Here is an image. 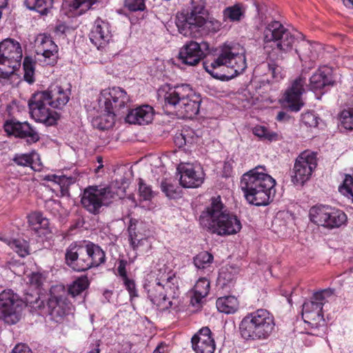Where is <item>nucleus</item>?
Returning a JSON list of instances; mask_svg holds the SVG:
<instances>
[{
	"instance_id": "f257e3e1",
	"label": "nucleus",
	"mask_w": 353,
	"mask_h": 353,
	"mask_svg": "<svg viewBox=\"0 0 353 353\" xmlns=\"http://www.w3.org/2000/svg\"><path fill=\"white\" fill-rule=\"evenodd\" d=\"M263 41L265 43H274L276 49L283 54L292 50L296 39L280 22L273 21L265 28ZM283 59L282 54H276L275 52L269 54L267 63L268 72L276 81H279L283 77V67L281 64Z\"/></svg>"
},
{
	"instance_id": "f03ea898",
	"label": "nucleus",
	"mask_w": 353,
	"mask_h": 353,
	"mask_svg": "<svg viewBox=\"0 0 353 353\" xmlns=\"http://www.w3.org/2000/svg\"><path fill=\"white\" fill-rule=\"evenodd\" d=\"M264 166H256L244 174L241 187L247 201L254 205H267L272 200L276 181Z\"/></svg>"
},
{
	"instance_id": "7ed1b4c3",
	"label": "nucleus",
	"mask_w": 353,
	"mask_h": 353,
	"mask_svg": "<svg viewBox=\"0 0 353 353\" xmlns=\"http://www.w3.org/2000/svg\"><path fill=\"white\" fill-rule=\"evenodd\" d=\"M200 223L203 228L219 235L236 234L241 228L236 216L224 209L220 196L212 199L210 206L200 216Z\"/></svg>"
},
{
	"instance_id": "20e7f679",
	"label": "nucleus",
	"mask_w": 353,
	"mask_h": 353,
	"mask_svg": "<svg viewBox=\"0 0 353 353\" xmlns=\"http://www.w3.org/2000/svg\"><path fill=\"white\" fill-rule=\"evenodd\" d=\"M275 328L274 316L267 310L259 309L248 314L239 324V332L246 341L268 339Z\"/></svg>"
},
{
	"instance_id": "39448f33",
	"label": "nucleus",
	"mask_w": 353,
	"mask_h": 353,
	"mask_svg": "<svg viewBox=\"0 0 353 353\" xmlns=\"http://www.w3.org/2000/svg\"><path fill=\"white\" fill-rule=\"evenodd\" d=\"M225 66L232 70L230 77H233L242 73L247 67L245 50L238 43L225 44L221 48L216 59L210 65L204 63L205 70L213 77L220 79L222 77L228 78L229 76L219 74L216 70Z\"/></svg>"
},
{
	"instance_id": "423d86ee",
	"label": "nucleus",
	"mask_w": 353,
	"mask_h": 353,
	"mask_svg": "<svg viewBox=\"0 0 353 353\" xmlns=\"http://www.w3.org/2000/svg\"><path fill=\"white\" fill-rule=\"evenodd\" d=\"M165 105L174 107L183 117L194 118L199 112L201 99L188 85L169 88L164 95Z\"/></svg>"
},
{
	"instance_id": "0eeeda50",
	"label": "nucleus",
	"mask_w": 353,
	"mask_h": 353,
	"mask_svg": "<svg viewBox=\"0 0 353 353\" xmlns=\"http://www.w3.org/2000/svg\"><path fill=\"white\" fill-rule=\"evenodd\" d=\"M192 3L190 11L177 14L176 24L183 36L197 38L203 35L205 18L208 13L205 9V0H192Z\"/></svg>"
},
{
	"instance_id": "6e6552de",
	"label": "nucleus",
	"mask_w": 353,
	"mask_h": 353,
	"mask_svg": "<svg viewBox=\"0 0 353 353\" xmlns=\"http://www.w3.org/2000/svg\"><path fill=\"white\" fill-rule=\"evenodd\" d=\"M114 193L110 187L90 185L87 187L81 195V203L83 208L92 214L101 212L103 206L111 202Z\"/></svg>"
},
{
	"instance_id": "1a4fd4ad",
	"label": "nucleus",
	"mask_w": 353,
	"mask_h": 353,
	"mask_svg": "<svg viewBox=\"0 0 353 353\" xmlns=\"http://www.w3.org/2000/svg\"><path fill=\"white\" fill-rule=\"evenodd\" d=\"M23 302L11 290H5L0 293V319L8 325L18 323L22 314Z\"/></svg>"
},
{
	"instance_id": "9d476101",
	"label": "nucleus",
	"mask_w": 353,
	"mask_h": 353,
	"mask_svg": "<svg viewBox=\"0 0 353 353\" xmlns=\"http://www.w3.org/2000/svg\"><path fill=\"white\" fill-rule=\"evenodd\" d=\"M31 117L36 121L46 125H53L59 119V114L48 108V101L41 92L32 94L28 101Z\"/></svg>"
},
{
	"instance_id": "9b49d317",
	"label": "nucleus",
	"mask_w": 353,
	"mask_h": 353,
	"mask_svg": "<svg viewBox=\"0 0 353 353\" xmlns=\"http://www.w3.org/2000/svg\"><path fill=\"white\" fill-rule=\"evenodd\" d=\"M170 278H155L154 273L148 274L144 288L146 290L148 298L161 310H168L172 306V301L167 297L165 285Z\"/></svg>"
},
{
	"instance_id": "f8f14e48",
	"label": "nucleus",
	"mask_w": 353,
	"mask_h": 353,
	"mask_svg": "<svg viewBox=\"0 0 353 353\" xmlns=\"http://www.w3.org/2000/svg\"><path fill=\"white\" fill-rule=\"evenodd\" d=\"M316 166V154L310 150L303 151L296 159L292 181L296 185H303L310 179Z\"/></svg>"
},
{
	"instance_id": "ddd939ff",
	"label": "nucleus",
	"mask_w": 353,
	"mask_h": 353,
	"mask_svg": "<svg viewBox=\"0 0 353 353\" xmlns=\"http://www.w3.org/2000/svg\"><path fill=\"white\" fill-rule=\"evenodd\" d=\"M99 101H103L106 111H112L118 117H123L128 108L130 97L123 89L114 87L103 90Z\"/></svg>"
},
{
	"instance_id": "4468645a",
	"label": "nucleus",
	"mask_w": 353,
	"mask_h": 353,
	"mask_svg": "<svg viewBox=\"0 0 353 353\" xmlns=\"http://www.w3.org/2000/svg\"><path fill=\"white\" fill-rule=\"evenodd\" d=\"M87 250H85L83 241L74 242L67 248L65 259L66 264L77 272H83L89 270Z\"/></svg>"
},
{
	"instance_id": "2eb2a0df",
	"label": "nucleus",
	"mask_w": 353,
	"mask_h": 353,
	"mask_svg": "<svg viewBox=\"0 0 353 353\" xmlns=\"http://www.w3.org/2000/svg\"><path fill=\"white\" fill-rule=\"evenodd\" d=\"M306 78L302 74L294 79L284 94V103L290 110L298 112L303 106L301 96L305 92Z\"/></svg>"
},
{
	"instance_id": "dca6fc26",
	"label": "nucleus",
	"mask_w": 353,
	"mask_h": 353,
	"mask_svg": "<svg viewBox=\"0 0 353 353\" xmlns=\"http://www.w3.org/2000/svg\"><path fill=\"white\" fill-rule=\"evenodd\" d=\"M208 49V44L206 42L199 44L196 41H190L181 48L179 58L186 65H196L205 57L204 50Z\"/></svg>"
},
{
	"instance_id": "f3484780",
	"label": "nucleus",
	"mask_w": 353,
	"mask_h": 353,
	"mask_svg": "<svg viewBox=\"0 0 353 353\" xmlns=\"http://www.w3.org/2000/svg\"><path fill=\"white\" fill-rule=\"evenodd\" d=\"M48 313L52 320L61 322L71 312L72 305L65 294L59 296L51 294L48 301Z\"/></svg>"
},
{
	"instance_id": "a211bd4d",
	"label": "nucleus",
	"mask_w": 353,
	"mask_h": 353,
	"mask_svg": "<svg viewBox=\"0 0 353 353\" xmlns=\"http://www.w3.org/2000/svg\"><path fill=\"white\" fill-rule=\"evenodd\" d=\"M3 127L8 134L26 139L28 143H35L39 139V134L27 122L10 120L4 123Z\"/></svg>"
},
{
	"instance_id": "6ab92c4d",
	"label": "nucleus",
	"mask_w": 353,
	"mask_h": 353,
	"mask_svg": "<svg viewBox=\"0 0 353 353\" xmlns=\"http://www.w3.org/2000/svg\"><path fill=\"white\" fill-rule=\"evenodd\" d=\"M48 101V105L55 109H61L69 101L70 89H64L58 84H52L46 90L41 91Z\"/></svg>"
},
{
	"instance_id": "aec40b11",
	"label": "nucleus",
	"mask_w": 353,
	"mask_h": 353,
	"mask_svg": "<svg viewBox=\"0 0 353 353\" xmlns=\"http://www.w3.org/2000/svg\"><path fill=\"white\" fill-rule=\"evenodd\" d=\"M181 173L180 184L186 188L200 186L204 179V174L200 168H194L190 164L181 165L178 168Z\"/></svg>"
},
{
	"instance_id": "412c9836",
	"label": "nucleus",
	"mask_w": 353,
	"mask_h": 353,
	"mask_svg": "<svg viewBox=\"0 0 353 353\" xmlns=\"http://www.w3.org/2000/svg\"><path fill=\"white\" fill-rule=\"evenodd\" d=\"M192 348L196 353H214L215 343L208 327H202L192 339Z\"/></svg>"
},
{
	"instance_id": "4be33fe9",
	"label": "nucleus",
	"mask_w": 353,
	"mask_h": 353,
	"mask_svg": "<svg viewBox=\"0 0 353 353\" xmlns=\"http://www.w3.org/2000/svg\"><path fill=\"white\" fill-rule=\"evenodd\" d=\"M112 37L110 30V25L108 22L101 19H97L90 33L91 42L97 47L103 48L105 46Z\"/></svg>"
},
{
	"instance_id": "5701e85b",
	"label": "nucleus",
	"mask_w": 353,
	"mask_h": 353,
	"mask_svg": "<svg viewBox=\"0 0 353 353\" xmlns=\"http://www.w3.org/2000/svg\"><path fill=\"white\" fill-rule=\"evenodd\" d=\"M322 304L315 301H307L303 303L302 316L304 321L312 326L317 327L323 321Z\"/></svg>"
},
{
	"instance_id": "b1692460",
	"label": "nucleus",
	"mask_w": 353,
	"mask_h": 353,
	"mask_svg": "<svg viewBox=\"0 0 353 353\" xmlns=\"http://www.w3.org/2000/svg\"><path fill=\"white\" fill-rule=\"evenodd\" d=\"M153 115V108L145 105L131 110L125 117V120L131 124L145 125L152 121Z\"/></svg>"
},
{
	"instance_id": "393cba45",
	"label": "nucleus",
	"mask_w": 353,
	"mask_h": 353,
	"mask_svg": "<svg viewBox=\"0 0 353 353\" xmlns=\"http://www.w3.org/2000/svg\"><path fill=\"white\" fill-rule=\"evenodd\" d=\"M34 46L36 53L43 56L45 59L55 57L58 52L57 46L52 41L50 36L46 34H39L35 41Z\"/></svg>"
},
{
	"instance_id": "a878e982",
	"label": "nucleus",
	"mask_w": 353,
	"mask_h": 353,
	"mask_svg": "<svg viewBox=\"0 0 353 353\" xmlns=\"http://www.w3.org/2000/svg\"><path fill=\"white\" fill-rule=\"evenodd\" d=\"M320 49L321 46L319 44L302 40L299 42L295 51L302 62H307L314 61L318 58Z\"/></svg>"
},
{
	"instance_id": "bb28decb",
	"label": "nucleus",
	"mask_w": 353,
	"mask_h": 353,
	"mask_svg": "<svg viewBox=\"0 0 353 353\" xmlns=\"http://www.w3.org/2000/svg\"><path fill=\"white\" fill-rule=\"evenodd\" d=\"M22 50L19 42L7 39L0 43V59H6L14 61L22 59Z\"/></svg>"
},
{
	"instance_id": "cd10ccee",
	"label": "nucleus",
	"mask_w": 353,
	"mask_h": 353,
	"mask_svg": "<svg viewBox=\"0 0 353 353\" xmlns=\"http://www.w3.org/2000/svg\"><path fill=\"white\" fill-rule=\"evenodd\" d=\"M83 243L90 269L99 267L105 262V253L99 245L90 241H83Z\"/></svg>"
},
{
	"instance_id": "c85d7f7f",
	"label": "nucleus",
	"mask_w": 353,
	"mask_h": 353,
	"mask_svg": "<svg viewBox=\"0 0 353 353\" xmlns=\"http://www.w3.org/2000/svg\"><path fill=\"white\" fill-rule=\"evenodd\" d=\"M332 84V79L330 76V70L323 66L319 68L317 71L312 74L310 79L308 86L310 90L315 91Z\"/></svg>"
},
{
	"instance_id": "c756f323",
	"label": "nucleus",
	"mask_w": 353,
	"mask_h": 353,
	"mask_svg": "<svg viewBox=\"0 0 353 353\" xmlns=\"http://www.w3.org/2000/svg\"><path fill=\"white\" fill-rule=\"evenodd\" d=\"M210 290V281L205 278L199 279L194 287V294L191 296L190 303L192 305H199L202 299L205 297Z\"/></svg>"
},
{
	"instance_id": "7c9ffc66",
	"label": "nucleus",
	"mask_w": 353,
	"mask_h": 353,
	"mask_svg": "<svg viewBox=\"0 0 353 353\" xmlns=\"http://www.w3.org/2000/svg\"><path fill=\"white\" fill-rule=\"evenodd\" d=\"M330 207L325 205L313 206L310 210V219L314 223L325 227L326 219L328 218V213Z\"/></svg>"
},
{
	"instance_id": "2f4dec72",
	"label": "nucleus",
	"mask_w": 353,
	"mask_h": 353,
	"mask_svg": "<svg viewBox=\"0 0 353 353\" xmlns=\"http://www.w3.org/2000/svg\"><path fill=\"white\" fill-rule=\"evenodd\" d=\"M216 305L219 311L228 314H234L239 309V301L233 296L219 298Z\"/></svg>"
},
{
	"instance_id": "473e14b6",
	"label": "nucleus",
	"mask_w": 353,
	"mask_h": 353,
	"mask_svg": "<svg viewBox=\"0 0 353 353\" xmlns=\"http://www.w3.org/2000/svg\"><path fill=\"white\" fill-rule=\"evenodd\" d=\"M118 117L112 111H106L105 113L96 117L92 120V125L99 130H108L112 128L115 121V117Z\"/></svg>"
},
{
	"instance_id": "72a5a7b5",
	"label": "nucleus",
	"mask_w": 353,
	"mask_h": 353,
	"mask_svg": "<svg viewBox=\"0 0 353 353\" xmlns=\"http://www.w3.org/2000/svg\"><path fill=\"white\" fill-rule=\"evenodd\" d=\"M326 221L327 223L325 228L330 229L336 228L345 224L347 222V216L343 211L330 208L328 218Z\"/></svg>"
},
{
	"instance_id": "f704fd0d",
	"label": "nucleus",
	"mask_w": 353,
	"mask_h": 353,
	"mask_svg": "<svg viewBox=\"0 0 353 353\" xmlns=\"http://www.w3.org/2000/svg\"><path fill=\"white\" fill-rule=\"evenodd\" d=\"M13 61L6 59H0V77L8 78L20 67L21 60L14 61L15 63H13Z\"/></svg>"
},
{
	"instance_id": "c9c22d12",
	"label": "nucleus",
	"mask_w": 353,
	"mask_h": 353,
	"mask_svg": "<svg viewBox=\"0 0 353 353\" xmlns=\"http://www.w3.org/2000/svg\"><path fill=\"white\" fill-rule=\"evenodd\" d=\"M53 0H26L25 4L30 10L37 11L41 14H46L52 8Z\"/></svg>"
},
{
	"instance_id": "e433bc0d",
	"label": "nucleus",
	"mask_w": 353,
	"mask_h": 353,
	"mask_svg": "<svg viewBox=\"0 0 353 353\" xmlns=\"http://www.w3.org/2000/svg\"><path fill=\"white\" fill-rule=\"evenodd\" d=\"M28 223L32 229L37 232L39 229L47 228L49 225L48 220L38 212H32L28 216Z\"/></svg>"
},
{
	"instance_id": "4c0bfd02",
	"label": "nucleus",
	"mask_w": 353,
	"mask_h": 353,
	"mask_svg": "<svg viewBox=\"0 0 353 353\" xmlns=\"http://www.w3.org/2000/svg\"><path fill=\"white\" fill-rule=\"evenodd\" d=\"M89 286V281L86 276L77 279L69 287L68 292L73 296L80 294Z\"/></svg>"
},
{
	"instance_id": "58836bf2",
	"label": "nucleus",
	"mask_w": 353,
	"mask_h": 353,
	"mask_svg": "<svg viewBox=\"0 0 353 353\" xmlns=\"http://www.w3.org/2000/svg\"><path fill=\"white\" fill-rule=\"evenodd\" d=\"M44 180L48 181H53L57 183L60 186L61 190H63V188H67V187L69 185L74 183L77 180V176H67L66 175L57 176L55 174H48L45 176Z\"/></svg>"
},
{
	"instance_id": "ea45409f",
	"label": "nucleus",
	"mask_w": 353,
	"mask_h": 353,
	"mask_svg": "<svg viewBox=\"0 0 353 353\" xmlns=\"http://www.w3.org/2000/svg\"><path fill=\"white\" fill-rule=\"evenodd\" d=\"M213 259L212 254L208 252L203 251L199 253L194 258V264L198 269H205L210 266Z\"/></svg>"
},
{
	"instance_id": "a19ab883",
	"label": "nucleus",
	"mask_w": 353,
	"mask_h": 353,
	"mask_svg": "<svg viewBox=\"0 0 353 353\" xmlns=\"http://www.w3.org/2000/svg\"><path fill=\"white\" fill-rule=\"evenodd\" d=\"M243 15V10L241 4H235L226 8L223 10V17L231 21H239Z\"/></svg>"
},
{
	"instance_id": "79ce46f5",
	"label": "nucleus",
	"mask_w": 353,
	"mask_h": 353,
	"mask_svg": "<svg viewBox=\"0 0 353 353\" xmlns=\"http://www.w3.org/2000/svg\"><path fill=\"white\" fill-rule=\"evenodd\" d=\"M6 243L20 256L24 257L28 254V246L27 241L20 239H14L12 241H8Z\"/></svg>"
},
{
	"instance_id": "37998d69",
	"label": "nucleus",
	"mask_w": 353,
	"mask_h": 353,
	"mask_svg": "<svg viewBox=\"0 0 353 353\" xmlns=\"http://www.w3.org/2000/svg\"><path fill=\"white\" fill-rule=\"evenodd\" d=\"M23 78L28 83L34 82V63L30 57H25L23 60Z\"/></svg>"
},
{
	"instance_id": "c03bdc74",
	"label": "nucleus",
	"mask_w": 353,
	"mask_h": 353,
	"mask_svg": "<svg viewBox=\"0 0 353 353\" xmlns=\"http://www.w3.org/2000/svg\"><path fill=\"white\" fill-rule=\"evenodd\" d=\"M339 191L353 201V177L351 175L345 174L343 184L339 187Z\"/></svg>"
},
{
	"instance_id": "a18cd8bd",
	"label": "nucleus",
	"mask_w": 353,
	"mask_h": 353,
	"mask_svg": "<svg viewBox=\"0 0 353 353\" xmlns=\"http://www.w3.org/2000/svg\"><path fill=\"white\" fill-rule=\"evenodd\" d=\"M341 125L347 130H353V109L343 110L339 117Z\"/></svg>"
},
{
	"instance_id": "49530a36",
	"label": "nucleus",
	"mask_w": 353,
	"mask_h": 353,
	"mask_svg": "<svg viewBox=\"0 0 353 353\" xmlns=\"http://www.w3.org/2000/svg\"><path fill=\"white\" fill-rule=\"evenodd\" d=\"M252 132L255 136L261 139H267L269 141L275 139V138L277 137L276 133L270 132L268 131V128L261 125L255 126L252 129Z\"/></svg>"
},
{
	"instance_id": "de8ad7c7",
	"label": "nucleus",
	"mask_w": 353,
	"mask_h": 353,
	"mask_svg": "<svg viewBox=\"0 0 353 353\" xmlns=\"http://www.w3.org/2000/svg\"><path fill=\"white\" fill-rule=\"evenodd\" d=\"M162 191L170 199H175L179 195V192L172 183L165 179L161 184Z\"/></svg>"
},
{
	"instance_id": "09e8293b",
	"label": "nucleus",
	"mask_w": 353,
	"mask_h": 353,
	"mask_svg": "<svg viewBox=\"0 0 353 353\" xmlns=\"http://www.w3.org/2000/svg\"><path fill=\"white\" fill-rule=\"evenodd\" d=\"M221 26V23L216 19L205 18V25L203 26V34H206L210 32H216Z\"/></svg>"
},
{
	"instance_id": "8fccbe9b",
	"label": "nucleus",
	"mask_w": 353,
	"mask_h": 353,
	"mask_svg": "<svg viewBox=\"0 0 353 353\" xmlns=\"http://www.w3.org/2000/svg\"><path fill=\"white\" fill-rule=\"evenodd\" d=\"M139 185L140 196L144 200H150L153 197L154 192L151 186L146 184L143 179H139Z\"/></svg>"
},
{
	"instance_id": "3c124183",
	"label": "nucleus",
	"mask_w": 353,
	"mask_h": 353,
	"mask_svg": "<svg viewBox=\"0 0 353 353\" xmlns=\"http://www.w3.org/2000/svg\"><path fill=\"white\" fill-rule=\"evenodd\" d=\"M319 118L314 112H307L302 114V122L309 127H316Z\"/></svg>"
},
{
	"instance_id": "603ef678",
	"label": "nucleus",
	"mask_w": 353,
	"mask_h": 353,
	"mask_svg": "<svg viewBox=\"0 0 353 353\" xmlns=\"http://www.w3.org/2000/svg\"><path fill=\"white\" fill-rule=\"evenodd\" d=\"M125 6L131 11L143 10L145 0H125Z\"/></svg>"
},
{
	"instance_id": "864d4df0",
	"label": "nucleus",
	"mask_w": 353,
	"mask_h": 353,
	"mask_svg": "<svg viewBox=\"0 0 353 353\" xmlns=\"http://www.w3.org/2000/svg\"><path fill=\"white\" fill-rule=\"evenodd\" d=\"M26 303L34 310H39L44 307V303L40 299L39 296H36L34 299L32 296H27L26 298Z\"/></svg>"
},
{
	"instance_id": "5fc2aeb1",
	"label": "nucleus",
	"mask_w": 353,
	"mask_h": 353,
	"mask_svg": "<svg viewBox=\"0 0 353 353\" xmlns=\"http://www.w3.org/2000/svg\"><path fill=\"white\" fill-rule=\"evenodd\" d=\"M333 294V291L330 289H325L320 292H315L313 295V300L311 301H315L317 303H321L322 306L324 304L325 299Z\"/></svg>"
},
{
	"instance_id": "6e6d98bb",
	"label": "nucleus",
	"mask_w": 353,
	"mask_h": 353,
	"mask_svg": "<svg viewBox=\"0 0 353 353\" xmlns=\"http://www.w3.org/2000/svg\"><path fill=\"white\" fill-rule=\"evenodd\" d=\"M122 280L123 281L126 290L128 291L130 294L131 299L134 297H137L138 293L136 288V284L134 283V281L129 279L128 277Z\"/></svg>"
},
{
	"instance_id": "4d7b16f0",
	"label": "nucleus",
	"mask_w": 353,
	"mask_h": 353,
	"mask_svg": "<svg viewBox=\"0 0 353 353\" xmlns=\"http://www.w3.org/2000/svg\"><path fill=\"white\" fill-rule=\"evenodd\" d=\"M44 280L45 277L39 272H33L29 276L30 284L36 288H39L43 284Z\"/></svg>"
},
{
	"instance_id": "13d9d810",
	"label": "nucleus",
	"mask_w": 353,
	"mask_h": 353,
	"mask_svg": "<svg viewBox=\"0 0 353 353\" xmlns=\"http://www.w3.org/2000/svg\"><path fill=\"white\" fill-rule=\"evenodd\" d=\"M234 275L231 274L229 271L228 268H222L219 274V280L220 281H223V285H227L229 283L232 282L234 280Z\"/></svg>"
},
{
	"instance_id": "bf43d9fd",
	"label": "nucleus",
	"mask_w": 353,
	"mask_h": 353,
	"mask_svg": "<svg viewBox=\"0 0 353 353\" xmlns=\"http://www.w3.org/2000/svg\"><path fill=\"white\" fill-rule=\"evenodd\" d=\"M14 161L19 165L29 166L32 164V159L28 154H20L14 158Z\"/></svg>"
},
{
	"instance_id": "052dcab7",
	"label": "nucleus",
	"mask_w": 353,
	"mask_h": 353,
	"mask_svg": "<svg viewBox=\"0 0 353 353\" xmlns=\"http://www.w3.org/2000/svg\"><path fill=\"white\" fill-rule=\"evenodd\" d=\"M128 265V262L125 260L121 259L119 261V266L117 268L119 276L122 279L128 278L126 266Z\"/></svg>"
},
{
	"instance_id": "680f3d73",
	"label": "nucleus",
	"mask_w": 353,
	"mask_h": 353,
	"mask_svg": "<svg viewBox=\"0 0 353 353\" xmlns=\"http://www.w3.org/2000/svg\"><path fill=\"white\" fill-rule=\"evenodd\" d=\"M96 1L97 0H75L73 6L76 8L83 6L87 8H90L92 5H93Z\"/></svg>"
},
{
	"instance_id": "e2e57ef3",
	"label": "nucleus",
	"mask_w": 353,
	"mask_h": 353,
	"mask_svg": "<svg viewBox=\"0 0 353 353\" xmlns=\"http://www.w3.org/2000/svg\"><path fill=\"white\" fill-rule=\"evenodd\" d=\"M12 353H32V351L26 344L19 343L14 347Z\"/></svg>"
},
{
	"instance_id": "0e129e2a",
	"label": "nucleus",
	"mask_w": 353,
	"mask_h": 353,
	"mask_svg": "<svg viewBox=\"0 0 353 353\" xmlns=\"http://www.w3.org/2000/svg\"><path fill=\"white\" fill-rule=\"evenodd\" d=\"M136 223L137 221L135 219H130V224L128 226V233H129V240L134 239L137 238L136 233Z\"/></svg>"
},
{
	"instance_id": "69168bd1",
	"label": "nucleus",
	"mask_w": 353,
	"mask_h": 353,
	"mask_svg": "<svg viewBox=\"0 0 353 353\" xmlns=\"http://www.w3.org/2000/svg\"><path fill=\"white\" fill-rule=\"evenodd\" d=\"M174 141L176 144L178 145L179 147H182L183 145H186L187 143V141L185 138L184 134H180L179 135L176 136Z\"/></svg>"
},
{
	"instance_id": "338daca9",
	"label": "nucleus",
	"mask_w": 353,
	"mask_h": 353,
	"mask_svg": "<svg viewBox=\"0 0 353 353\" xmlns=\"http://www.w3.org/2000/svg\"><path fill=\"white\" fill-rule=\"evenodd\" d=\"M130 245L134 250H137L138 247L141 245L142 239H137V238L134 239L129 240Z\"/></svg>"
},
{
	"instance_id": "774afa93",
	"label": "nucleus",
	"mask_w": 353,
	"mask_h": 353,
	"mask_svg": "<svg viewBox=\"0 0 353 353\" xmlns=\"http://www.w3.org/2000/svg\"><path fill=\"white\" fill-rule=\"evenodd\" d=\"M343 2L345 7L353 9V0H343Z\"/></svg>"
}]
</instances>
